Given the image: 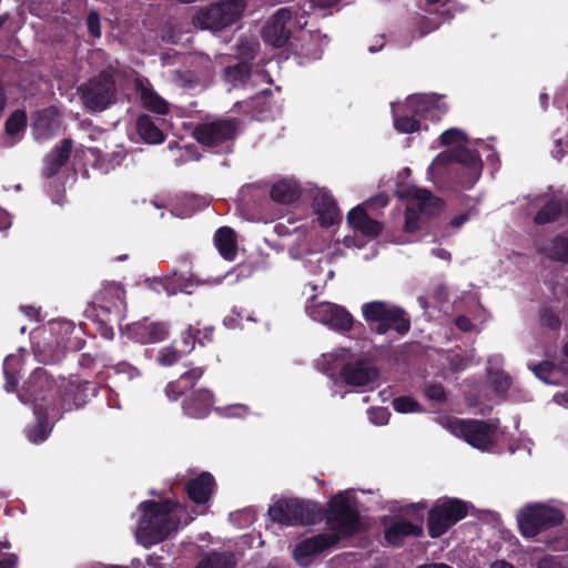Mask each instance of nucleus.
Returning a JSON list of instances; mask_svg holds the SVG:
<instances>
[{"label":"nucleus","instance_id":"obj_1","mask_svg":"<svg viewBox=\"0 0 568 568\" xmlns=\"http://www.w3.org/2000/svg\"><path fill=\"white\" fill-rule=\"evenodd\" d=\"M356 506L353 490H345L333 497L327 515V524L333 532L320 534L297 542L293 549V558L297 565L310 566L333 547L341 537L355 532L359 526Z\"/></svg>","mask_w":568,"mask_h":568},{"label":"nucleus","instance_id":"obj_2","mask_svg":"<svg viewBox=\"0 0 568 568\" xmlns=\"http://www.w3.org/2000/svg\"><path fill=\"white\" fill-rule=\"evenodd\" d=\"M135 538L144 547L159 544L175 534L181 525H187L193 517L180 504L165 500L143 501L138 508Z\"/></svg>","mask_w":568,"mask_h":568},{"label":"nucleus","instance_id":"obj_3","mask_svg":"<svg viewBox=\"0 0 568 568\" xmlns=\"http://www.w3.org/2000/svg\"><path fill=\"white\" fill-rule=\"evenodd\" d=\"M53 387L54 382L47 372L37 368L19 395L22 403H31L33 406L37 425L26 429V435L31 443L38 444L45 440L51 432V420L55 418L59 410L53 405Z\"/></svg>","mask_w":568,"mask_h":568},{"label":"nucleus","instance_id":"obj_4","mask_svg":"<svg viewBox=\"0 0 568 568\" xmlns=\"http://www.w3.org/2000/svg\"><path fill=\"white\" fill-rule=\"evenodd\" d=\"M318 369L331 377L339 373L342 381L349 386L363 387L374 383L378 372L361 354L342 347L324 354L316 363Z\"/></svg>","mask_w":568,"mask_h":568},{"label":"nucleus","instance_id":"obj_5","mask_svg":"<svg viewBox=\"0 0 568 568\" xmlns=\"http://www.w3.org/2000/svg\"><path fill=\"white\" fill-rule=\"evenodd\" d=\"M442 145H456L454 149L439 153L428 168V176L434 180L439 170L453 162L462 164L467 171L466 187H470L481 174V160L476 152L470 151L466 144V135L458 129H449L440 135Z\"/></svg>","mask_w":568,"mask_h":568},{"label":"nucleus","instance_id":"obj_6","mask_svg":"<svg viewBox=\"0 0 568 568\" xmlns=\"http://www.w3.org/2000/svg\"><path fill=\"white\" fill-rule=\"evenodd\" d=\"M395 129L400 133H412L419 129V119L438 121L446 112V106L435 95L413 94L405 104H392Z\"/></svg>","mask_w":568,"mask_h":568},{"label":"nucleus","instance_id":"obj_7","mask_svg":"<svg viewBox=\"0 0 568 568\" xmlns=\"http://www.w3.org/2000/svg\"><path fill=\"white\" fill-rule=\"evenodd\" d=\"M565 516L554 503H531L517 513V523L524 537L532 538L540 531L558 526Z\"/></svg>","mask_w":568,"mask_h":568},{"label":"nucleus","instance_id":"obj_8","mask_svg":"<svg viewBox=\"0 0 568 568\" xmlns=\"http://www.w3.org/2000/svg\"><path fill=\"white\" fill-rule=\"evenodd\" d=\"M440 424L454 436L464 438L469 445L480 450L491 449L498 437L497 427L481 420L442 417Z\"/></svg>","mask_w":568,"mask_h":568},{"label":"nucleus","instance_id":"obj_9","mask_svg":"<svg viewBox=\"0 0 568 568\" xmlns=\"http://www.w3.org/2000/svg\"><path fill=\"white\" fill-rule=\"evenodd\" d=\"M362 313L366 322L378 334H385L389 329L405 334L409 329V320L397 306L387 302L374 301L362 306Z\"/></svg>","mask_w":568,"mask_h":568},{"label":"nucleus","instance_id":"obj_10","mask_svg":"<svg viewBox=\"0 0 568 568\" xmlns=\"http://www.w3.org/2000/svg\"><path fill=\"white\" fill-rule=\"evenodd\" d=\"M234 120H216L204 122L194 130L195 139L217 153L230 152L236 133Z\"/></svg>","mask_w":568,"mask_h":568},{"label":"nucleus","instance_id":"obj_11","mask_svg":"<svg viewBox=\"0 0 568 568\" xmlns=\"http://www.w3.org/2000/svg\"><path fill=\"white\" fill-rule=\"evenodd\" d=\"M404 195L409 201L405 212L406 232H414L419 227V215L429 216L442 209V201L427 190L409 186Z\"/></svg>","mask_w":568,"mask_h":568},{"label":"nucleus","instance_id":"obj_12","mask_svg":"<svg viewBox=\"0 0 568 568\" xmlns=\"http://www.w3.org/2000/svg\"><path fill=\"white\" fill-rule=\"evenodd\" d=\"M467 515V505L458 499H440L429 511L428 530L433 538L444 535Z\"/></svg>","mask_w":568,"mask_h":568},{"label":"nucleus","instance_id":"obj_13","mask_svg":"<svg viewBox=\"0 0 568 568\" xmlns=\"http://www.w3.org/2000/svg\"><path fill=\"white\" fill-rule=\"evenodd\" d=\"M243 0H226L200 12L194 18V24L212 31L223 29L234 23L244 10Z\"/></svg>","mask_w":568,"mask_h":568},{"label":"nucleus","instance_id":"obj_14","mask_svg":"<svg viewBox=\"0 0 568 568\" xmlns=\"http://www.w3.org/2000/svg\"><path fill=\"white\" fill-rule=\"evenodd\" d=\"M305 313L313 321L337 332L349 331L353 325L352 315L343 306L331 302H318L315 296H312L305 305Z\"/></svg>","mask_w":568,"mask_h":568},{"label":"nucleus","instance_id":"obj_15","mask_svg":"<svg viewBox=\"0 0 568 568\" xmlns=\"http://www.w3.org/2000/svg\"><path fill=\"white\" fill-rule=\"evenodd\" d=\"M83 104L92 111H103L114 99V80L101 73L80 88Z\"/></svg>","mask_w":568,"mask_h":568},{"label":"nucleus","instance_id":"obj_16","mask_svg":"<svg viewBox=\"0 0 568 568\" xmlns=\"http://www.w3.org/2000/svg\"><path fill=\"white\" fill-rule=\"evenodd\" d=\"M273 521L285 526L306 525L311 523L308 507L296 499H282L268 508Z\"/></svg>","mask_w":568,"mask_h":568},{"label":"nucleus","instance_id":"obj_17","mask_svg":"<svg viewBox=\"0 0 568 568\" xmlns=\"http://www.w3.org/2000/svg\"><path fill=\"white\" fill-rule=\"evenodd\" d=\"M93 303L97 305L102 321H110L111 317L119 320L125 308L124 291L116 283L106 284L95 296Z\"/></svg>","mask_w":568,"mask_h":568},{"label":"nucleus","instance_id":"obj_18","mask_svg":"<svg viewBox=\"0 0 568 568\" xmlns=\"http://www.w3.org/2000/svg\"><path fill=\"white\" fill-rule=\"evenodd\" d=\"M169 326L165 323L149 320L132 323L124 331L129 338L140 344L160 343L169 336Z\"/></svg>","mask_w":568,"mask_h":568},{"label":"nucleus","instance_id":"obj_19","mask_svg":"<svg viewBox=\"0 0 568 568\" xmlns=\"http://www.w3.org/2000/svg\"><path fill=\"white\" fill-rule=\"evenodd\" d=\"M291 11L286 8L278 9L266 22L263 29V39L266 43L281 48L290 37L285 26L291 20Z\"/></svg>","mask_w":568,"mask_h":568},{"label":"nucleus","instance_id":"obj_20","mask_svg":"<svg viewBox=\"0 0 568 568\" xmlns=\"http://www.w3.org/2000/svg\"><path fill=\"white\" fill-rule=\"evenodd\" d=\"M61 119L55 108H48L34 115L33 135L39 142H43L59 132Z\"/></svg>","mask_w":568,"mask_h":568},{"label":"nucleus","instance_id":"obj_21","mask_svg":"<svg viewBox=\"0 0 568 568\" xmlns=\"http://www.w3.org/2000/svg\"><path fill=\"white\" fill-rule=\"evenodd\" d=\"M314 210L323 227L332 226L341 221L336 203L325 191H317L314 195Z\"/></svg>","mask_w":568,"mask_h":568},{"label":"nucleus","instance_id":"obj_22","mask_svg":"<svg viewBox=\"0 0 568 568\" xmlns=\"http://www.w3.org/2000/svg\"><path fill=\"white\" fill-rule=\"evenodd\" d=\"M347 223L354 231L365 236L374 237L382 232V224L371 219L363 205H357L348 212Z\"/></svg>","mask_w":568,"mask_h":568},{"label":"nucleus","instance_id":"obj_23","mask_svg":"<svg viewBox=\"0 0 568 568\" xmlns=\"http://www.w3.org/2000/svg\"><path fill=\"white\" fill-rule=\"evenodd\" d=\"M213 404V395L207 389H200L192 394L184 404V414L193 418L205 417Z\"/></svg>","mask_w":568,"mask_h":568},{"label":"nucleus","instance_id":"obj_24","mask_svg":"<svg viewBox=\"0 0 568 568\" xmlns=\"http://www.w3.org/2000/svg\"><path fill=\"white\" fill-rule=\"evenodd\" d=\"M214 485L213 476L209 473H202L199 477L187 483V495L193 503L203 505L209 501Z\"/></svg>","mask_w":568,"mask_h":568},{"label":"nucleus","instance_id":"obj_25","mask_svg":"<svg viewBox=\"0 0 568 568\" xmlns=\"http://www.w3.org/2000/svg\"><path fill=\"white\" fill-rule=\"evenodd\" d=\"M27 128V114L22 110H16L11 113L6 122L4 136L2 139V145L4 148H12L23 136Z\"/></svg>","mask_w":568,"mask_h":568},{"label":"nucleus","instance_id":"obj_26","mask_svg":"<svg viewBox=\"0 0 568 568\" xmlns=\"http://www.w3.org/2000/svg\"><path fill=\"white\" fill-rule=\"evenodd\" d=\"M214 244L224 260L233 261L237 253V241L234 230L220 227L214 235Z\"/></svg>","mask_w":568,"mask_h":568},{"label":"nucleus","instance_id":"obj_27","mask_svg":"<svg viewBox=\"0 0 568 568\" xmlns=\"http://www.w3.org/2000/svg\"><path fill=\"white\" fill-rule=\"evenodd\" d=\"M537 250L547 258L568 263V240L556 236L552 240H541L537 242Z\"/></svg>","mask_w":568,"mask_h":568},{"label":"nucleus","instance_id":"obj_28","mask_svg":"<svg viewBox=\"0 0 568 568\" xmlns=\"http://www.w3.org/2000/svg\"><path fill=\"white\" fill-rule=\"evenodd\" d=\"M301 187L293 179H282L275 182L271 190V197L281 204H290L298 199Z\"/></svg>","mask_w":568,"mask_h":568},{"label":"nucleus","instance_id":"obj_29","mask_svg":"<svg viewBox=\"0 0 568 568\" xmlns=\"http://www.w3.org/2000/svg\"><path fill=\"white\" fill-rule=\"evenodd\" d=\"M71 141L64 140L60 146L55 148L45 159L43 172L47 176H53L60 168L67 162L71 153Z\"/></svg>","mask_w":568,"mask_h":568},{"label":"nucleus","instance_id":"obj_30","mask_svg":"<svg viewBox=\"0 0 568 568\" xmlns=\"http://www.w3.org/2000/svg\"><path fill=\"white\" fill-rule=\"evenodd\" d=\"M487 363L488 378L493 383L495 390L499 394L505 393L510 386V378L500 371L503 357L500 355H493L488 358Z\"/></svg>","mask_w":568,"mask_h":568},{"label":"nucleus","instance_id":"obj_31","mask_svg":"<svg viewBox=\"0 0 568 568\" xmlns=\"http://www.w3.org/2000/svg\"><path fill=\"white\" fill-rule=\"evenodd\" d=\"M422 532L423 528L419 525H414L408 521H398L387 528L385 531V538L388 544L397 546L400 544L403 537L419 536Z\"/></svg>","mask_w":568,"mask_h":568},{"label":"nucleus","instance_id":"obj_32","mask_svg":"<svg viewBox=\"0 0 568 568\" xmlns=\"http://www.w3.org/2000/svg\"><path fill=\"white\" fill-rule=\"evenodd\" d=\"M184 280L176 273L162 277H154L149 281V286L156 293H165L166 295L176 294L184 288Z\"/></svg>","mask_w":568,"mask_h":568},{"label":"nucleus","instance_id":"obj_33","mask_svg":"<svg viewBox=\"0 0 568 568\" xmlns=\"http://www.w3.org/2000/svg\"><path fill=\"white\" fill-rule=\"evenodd\" d=\"M203 375L202 368H193L174 382L170 383L165 388V394L171 400H176L179 396L182 394L183 389L193 386L194 382H196Z\"/></svg>","mask_w":568,"mask_h":568},{"label":"nucleus","instance_id":"obj_34","mask_svg":"<svg viewBox=\"0 0 568 568\" xmlns=\"http://www.w3.org/2000/svg\"><path fill=\"white\" fill-rule=\"evenodd\" d=\"M136 129L140 136L148 143H161L164 140V134L161 129L156 126L151 116L144 114L138 119Z\"/></svg>","mask_w":568,"mask_h":568},{"label":"nucleus","instance_id":"obj_35","mask_svg":"<svg viewBox=\"0 0 568 568\" xmlns=\"http://www.w3.org/2000/svg\"><path fill=\"white\" fill-rule=\"evenodd\" d=\"M139 90L141 101L144 108L159 114H166L169 112L168 102L164 99H162L158 93H155L152 89L144 87L142 83L139 82Z\"/></svg>","mask_w":568,"mask_h":568},{"label":"nucleus","instance_id":"obj_36","mask_svg":"<svg viewBox=\"0 0 568 568\" xmlns=\"http://www.w3.org/2000/svg\"><path fill=\"white\" fill-rule=\"evenodd\" d=\"M539 203L544 204V207L537 212L535 222L538 224H545L554 221L561 211V204L558 199H548L546 195L537 199Z\"/></svg>","mask_w":568,"mask_h":568},{"label":"nucleus","instance_id":"obj_37","mask_svg":"<svg viewBox=\"0 0 568 568\" xmlns=\"http://www.w3.org/2000/svg\"><path fill=\"white\" fill-rule=\"evenodd\" d=\"M88 152L94 158V165L103 172L114 169L123 159L122 152L112 153L111 158H108L109 154H102L97 148H89Z\"/></svg>","mask_w":568,"mask_h":568},{"label":"nucleus","instance_id":"obj_38","mask_svg":"<svg viewBox=\"0 0 568 568\" xmlns=\"http://www.w3.org/2000/svg\"><path fill=\"white\" fill-rule=\"evenodd\" d=\"M183 356H185L179 348L178 341L162 347L158 355L156 362L161 366H172L176 364Z\"/></svg>","mask_w":568,"mask_h":568},{"label":"nucleus","instance_id":"obj_39","mask_svg":"<svg viewBox=\"0 0 568 568\" xmlns=\"http://www.w3.org/2000/svg\"><path fill=\"white\" fill-rule=\"evenodd\" d=\"M195 568H234L233 557L225 554H210Z\"/></svg>","mask_w":568,"mask_h":568},{"label":"nucleus","instance_id":"obj_40","mask_svg":"<svg viewBox=\"0 0 568 568\" xmlns=\"http://www.w3.org/2000/svg\"><path fill=\"white\" fill-rule=\"evenodd\" d=\"M250 74V67L246 62H241L235 67L225 69V81L230 82L233 87L242 85L246 82Z\"/></svg>","mask_w":568,"mask_h":568},{"label":"nucleus","instance_id":"obj_41","mask_svg":"<svg viewBox=\"0 0 568 568\" xmlns=\"http://www.w3.org/2000/svg\"><path fill=\"white\" fill-rule=\"evenodd\" d=\"M19 364H20V358L18 355L12 354V355H8L4 358L3 373H4V377H6L7 392L14 390V388L18 384V379H17L13 371L17 366H19Z\"/></svg>","mask_w":568,"mask_h":568},{"label":"nucleus","instance_id":"obj_42","mask_svg":"<svg viewBox=\"0 0 568 568\" xmlns=\"http://www.w3.org/2000/svg\"><path fill=\"white\" fill-rule=\"evenodd\" d=\"M394 409L402 414L422 412L420 404L410 396H400L393 400Z\"/></svg>","mask_w":568,"mask_h":568},{"label":"nucleus","instance_id":"obj_43","mask_svg":"<svg viewBox=\"0 0 568 568\" xmlns=\"http://www.w3.org/2000/svg\"><path fill=\"white\" fill-rule=\"evenodd\" d=\"M114 374L121 379V381H133L135 378L141 377V371L131 365L128 362H120L113 366Z\"/></svg>","mask_w":568,"mask_h":568},{"label":"nucleus","instance_id":"obj_44","mask_svg":"<svg viewBox=\"0 0 568 568\" xmlns=\"http://www.w3.org/2000/svg\"><path fill=\"white\" fill-rule=\"evenodd\" d=\"M555 366L552 363L545 362L535 366L534 372L538 378L544 381L547 384H557V381L552 379L550 376L554 374Z\"/></svg>","mask_w":568,"mask_h":568},{"label":"nucleus","instance_id":"obj_45","mask_svg":"<svg viewBox=\"0 0 568 568\" xmlns=\"http://www.w3.org/2000/svg\"><path fill=\"white\" fill-rule=\"evenodd\" d=\"M369 420L378 426L386 425L389 419V412L387 408L377 407L368 410Z\"/></svg>","mask_w":568,"mask_h":568},{"label":"nucleus","instance_id":"obj_46","mask_svg":"<svg viewBox=\"0 0 568 568\" xmlns=\"http://www.w3.org/2000/svg\"><path fill=\"white\" fill-rule=\"evenodd\" d=\"M537 568H568V564L557 556H545L537 562Z\"/></svg>","mask_w":568,"mask_h":568},{"label":"nucleus","instance_id":"obj_47","mask_svg":"<svg viewBox=\"0 0 568 568\" xmlns=\"http://www.w3.org/2000/svg\"><path fill=\"white\" fill-rule=\"evenodd\" d=\"M179 348L184 355H187L192 352L194 348V337L191 331V327H189L185 332L181 335V341H178Z\"/></svg>","mask_w":568,"mask_h":568},{"label":"nucleus","instance_id":"obj_48","mask_svg":"<svg viewBox=\"0 0 568 568\" xmlns=\"http://www.w3.org/2000/svg\"><path fill=\"white\" fill-rule=\"evenodd\" d=\"M317 262H318V265L312 270V273L316 275L317 273H320V272L324 271V268H326L325 276L323 278H318V282L322 283L323 285H325L329 280L333 278L334 272L332 268H329V262L327 258H324V260L318 258Z\"/></svg>","mask_w":568,"mask_h":568},{"label":"nucleus","instance_id":"obj_49","mask_svg":"<svg viewBox=\"0 0 568 568\" xmlns=\"http://www.w3.org/2000/svg\"><path fill=\"white\" fill-rule=\"evenodd\" d=\"M88 29L91 36L99 38L101 34L100 19L97 12H91L88 16Z\"/></svg>","mask_w":568,"mask_h":568},{"label":"nucleus","instance_id":"obj_50","mask_svg":"<svg viewBox=\"0 0 568 568\" xmlns=\"http://www.w3.org/2000/svg\"><path fill=\"white\" fill-rule=\"evenodd\" d=\"M426 395L430 399L442 400L445 397V392L442 385H429L426 388Z\"/></svg>","mask_w":568,"mask_h":568},{"label":"nucleus","instance_id":"obj_51","mask_svg":"<svg viewBox=\"0 0 568 568\" xmlns=\"http://www.w3.org/2000/svg\"><path fill=\"white\" fill-rule=\"evenodd\" d=\"M455 322L456 326L463 332H470L475 328L470 321L465 316L457 317Z\"/></svg>","mask_w":568,"mask_h":568},{"label":"nucleus","instance_id":"obj_52","mask_svg":"<svg viewBox=\"0 0 568 568\" xmlns=\"http://www.w3.org/2000/svg\"><path fill=\"white\" fill-rule=\"evenodd\" d=\"M93 568H144V566L140 559L134 558L131 560L129 566H118V565L101 566V565H98V566H94Z\"/></svg>","mask_w":568,"mask_h":568},{"label":"nucleus","instance_id":"obj_53","mask_svg":"<svg viewBox=\"0 0 568 568\" xmlns=\"http://www.w3.org/2000/svg\"><path fill=\"white\" fill-rule=\"evenodd\" d=\"M469 216H470V211L465 212V213H462V214H459V215L455 216V217L452 220L450 224H452V226H453V227L458 229V227H460V226H462L466 221H468Z\"/></svg>","mask_w":568,"mask_h":568},{"label":"nucleus","instance_id":"obj_54","mask_svg":"<svg viewBox=\"0 0 568 568\" xmlns=\"http://www.w3.org/2000/svg\"><path fill=\"white\" fill-rule=\"evenodd\" d=\"M554 402L568 409V390L555 394Z\"/></svg>","mask_w":568,"mask_h":568},{"label":"nucleus","instance_id":"obj_55","mask_svg":"<svg viewBox=\"0 0 568 568\" xmlns=\"http://www.w3.org/2000/svg\"><path fill=\"white\" fill-rule=\"evenodd\" d=\"M11 226V217L10 215L0 209V231L7 230Z\"/></svg>","mask_w":568,"mask_h":568},{"label":"nucleus","instance_id":"obj_56","mask_svg":"<svg viewBox=\"0 0 568 568\" xmlns=\"http://www.w3.org/2000/svg\"><path fill=\"white\" fill-rule=\"evenodd\" d=\"M229 415L230 416H239V417H242L246 414V407L243 406V405H233V406H230L229 407Z\"/></svg>","mask_w":568,"mask_h":568},{"label":"nucleus","instance_id":"obj_57","mask_svg":"<svg viewBox=\"0 0 568 568\" xmlns=\"http://www.w3.org/2000/svg\"><path fill=\"white\" fill-rule=\"evenodd\" d=\"M315 7L332 8L338 6L339 0H312Z\"/></svg>","mask_w":568,"mask_h":568},{"label":"nucleus","instance_id":"obj_58","mask_svg":"<svg viewBox=\"0 0 568 568\" xmlns=\"http://www.w3.org/2000/svg\"><path fill=\"white\" fill-rule=\"evenodd\" d=\"M17 557L11 555L0 560V568H16Z\"/></svg>","mask_w":568,"mask_h":568},{"label":"nucleus","instance_id":"obj_59","mask_svg":"<svg viewBox=\"0 0 568 568\" xmlns=\"http://www.w3.org/2000/svg\"><path fill=\"white\" fill-rule=\"evenodd\" d=\"M433 254L436 257L444 260V261H448L450 257V254L444 248H435V250H433Z\"/></svg>","mask_w":568,"mask_h":568},{"label":"nucleus","instance_id":"obj_60","mask_svg":"<svg viewBox=\"0 0 568 568\" xmlns=\"http://www.w3.org/2000/svg\"><path fill=\"white\" fill-rule=\"evenodd\" d=\"M490 568H515L513 565L506 562V561H495L491 564Z\"/></svg>","mask_w":568,"mask_h":568},{"label":"nucleus","instance_id":"obj_61","mask_svg":"<svg viewBox=\"0 0 568 568\" xmlns=\"http://www.w3.org/2000/svg\"><path fill=\"white\" fill-rule=\"evenodd\" d=\"M22 311L29 316V317H36L37 311L31 306L22 307Z\"/></svg>","mask_w":568,"mask_h":568},{"label":"nucleus","instance_id":"obj_62","mask_svg":"<svg viewBox=\"0 0 568 568\" xmlns=\"http://www.w3.org/2000/svg\"><path fill=\"white\" fill-rule=\"evenodd\" d=\"M418 568H452L445 564H429V565H423Z\"/></svg>","mask_w":568,"mask_h":568},{"label":"nucleus","instance_id":"obj_63","mask_svg":"<svg viewBox=\"0 0 568 568\" xmlns=\"http://www.w3.org/2000/svg\"><path fill=\"white\" fill-rule=\"evenodd\" d=\"M344 244L347 246V247H351V246H357V244L354 242V239L351 237V236H345L344 237Z\"/></svg>","mask_w":568,"mask_h":568},{"label":"nucleus","instance_id":"obj_64","mask_svg":"<svg viewBox=\"0 0 568 568\" xmlns=\"http://www.w3.org/2000/svg\"><path fill=\"white\" fill-rule=\"evenodd\" d=\"M4 104H6V95L2 92H0V111L3 110Z\"/></svg>","mask_w":568,"mask_h":568}]
</instances>
